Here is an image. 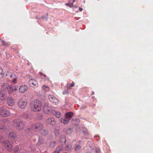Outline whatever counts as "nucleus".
I'll return each instance as SVG.
<instances>
[{"label": "nucleus", "mask_w": 153, "mask_h": 153, "mask_svg": "<svg viewBox=\"0 0 153 153\" xmlns=\"http://www.w3.org/2000/svg\"><path fill=\"white\" fill-rule=\"evenodd\" d=\"M24 117L25 119H28L29 118L27 114H25L24 116Z\"/></svg>", "instance_id": "36"}, {"label": "nucleus", "mask_w": 153, "mask_h": 153, "mask_svg": "<svg viewBox=\"0 0 153 153\" xmlns=\"http://www.w3.org/2000/svg\"><path fill=\"white\" fill-rule=\"evenodd\" d=\"M4 144L7 150L10 152L12 151V145L10 143V141L9 140L4 141Z\"/></svg>", "instance_id": "6"}, {"label": "nucleus", "mask_w": 153, "mask_h": 153, "mask_svg": "<svg viewBox=\"0 0 153 153\" xmlns=\"http://www.w3.org/2000/svg\"><path fill=\"white\" fill-rule=\"evenodd\" d=\"M46 122L48 123L51 125H53L55 123V120L53 118H48Z\"/></svg>", "instance_id": "17"}, {"label": "nucleus", "mask_w": 153, "mask_h": 153, "mask_svg": "<svg viewBox=\"0 0 153 153\" xmlns=\"http://www.w3.org/2000/svg\"><path fill=\"white\" fill-rule=\"evenodd\" d=\"M9 77L13 79L12 82L15 83L17 82V79H18V77L15 74H11L10 75Z\"/></svg>", "instance_id": "13"}, {"label": "nucleus", "mask_w": 153, "mask_h": 153, "mask_svg": "<svg viewBox=\"0 0 153 153\" xmlns=\"http://www.w3.org/2000/svg\"><path fill=\"white\" fill-rule=\"evenodd\" d=\"M2 44H3V45H5V42L4 40H2Z\"/></svg>", "instance_id": "41"}, {"label": "nucleus", "mask_w": 153, "mask_h": 153, "mask_svg": "<svg viewBox=\"0 0 153 153\" xmlns=\"http://www.w3.org/2000/svg\"><path fill=\"white\" fill-rule=\"evenodd\" d=\"M95 94V93L94 91H93L91 93V95H94Z\"/></svg>", "instance_id": "44"}, {"label": "nucleus", "mask_w": 153, "mask_h": 153, "mask_svg": "<svg viewBox=\"0 0 153 153\" xmlns=\"http://www.w3.org/2000/svg\"><path fill=\"white\" fill-rule=\"evenodd\" d=\"M9 137L12 139H16L18 137V136L16 133L14 132H10L9 133Z\"/></svg>", "instance_id": "12"}, {"label": "nucleus", "mask_w": 153, "mask_h": 153, "mask_svg": "<svg viewBox=\"0 0 153 153\" xmlns=\"http://www.w3.org/2000/svg\"><path fill=\"white\" fill-rule=\"evenodd\" d=\"M6 127L1 124H0V133H3L4 132H6Z\"/></svg>", "instance_id": "19"}, {"label": "nucleus", "mask_w": 153, "mask_h": 153, "mask_svg": "<svg viewBox=\"0 0 153 153\" xmlns=\"http://www.w3.org/2000/svg\"><path fill=\"white\" fill-rule=\"evenodd\" d=\"M43 139L41 137H39V141L37 143V144L38 145H40L42 144L43 142Z\"/></svg>", "instance_id": "31"}, {"label": "nucleus", "mask_w": 153, "mask_h": 153, "mask_svg": "<svg viewBox=\"0 0 153 153\" xmlns=\"http://www.w3.org/2000/svg\"><path fill=\"white\" fill-rule=\"evenodd\" d=\"M0 153H1V152H0Z\"/></svg>", "instance_id": "53"}, {"label": "nucleus", "mask_w": 153, "mask_h": 153, "mask_svg": "<svg viewBox=\"0 0 153 153\" xmlns=\"http://www.w3.org/2000/svg\"><path fill=\"white\" fill-rule=\"evenodd\" d=\"M9 86L8 83H4V84H3V89L6 90L7 89L8 90L9 88Z\"/></svg>", "instance_id": "22"}, {"label": "nucleus", "mask_w": 153, "mask_h": 153, "mask_svg": "<svg viewBox=\"0 0 153 153\" xmlns=\"http://www.w3.org/2000/svg\"><path fill=\"white\" fill-rule=\"evenodd\" d=\"M1 40V38H0V40Z\"/></svg>", "instance_id": "52"}, {"label": "nucleus", "mask_w": 153, "mask_h": 153, "mask_svg": "<svg viewBox=\"0 0 153 153\" xmlns=\"http://www.w3.org/2000/svg\"><path fill=\"white\" fill-rule=\"evenodd\" d=\"M18 87L17 86H12V85H10L8 89V92L10 94H12L15 93V91H17Z\"/></svg>", "instance_id": "8"}, {"label": "nucleus", "mask_w": 153, "mask_h": 153, "mask_svg": "<svg viewBox=\"0 0 153 153\" xmlns=\"http://www.w3.org/2000/svg\"><path fill=\"white\" fill-rule=\"evenodd\" d=\"M48 97L50 101L52 102V103L56 105L58 104L59 103V101L58 99H56L53 96L51 95V94H50Z\"/></svg>", "instance_id": "7"}, {"label": "nucleus", "mask_w": 153, "mask_h": 153, "mask_svg": "<svg viewBox=\"0 0 153 153\" xmlns=\"http://www.w3.org/2000/svg\"><path fill=\"white\" fill-rule=\"evenodd\" d=\"M18 106L21 108H24L26 107L27 102L26 100L24 99H20L18 100Z\"/></svg>", "instance_id": "5"}, {"label": "nucleus", "mask_w": 153, "mask_h": 153, "mask_svg": "<svg viewBox=\"0 0 153 153\" xmlns=\"http://www.w3.org/2000/svg\"><path fill=\"white\" fill-rule=\"evenodd\" d=\"M76 0H73V2H74Z\"/></svg>", "instance_id": "47"}, {"label": "nucleus", "mask_w": 153, "mask_h": 153, "mask_svg": "<svg viewBox=\"0 0 153 153\" xmlns=\"http://www.w3.org/2000/svg\"><path fill=\"white\" fill-rule=\"evenodd\" d=\"M7 101L9 105L12 106L14 105L15 103V101L13 98L12 97H9L7 99Z\"/></svg>", "instance_id": "11"}, {"label": "nucleus", "mask_w": 153, "mask_h": 153, "mask_svg": "<svg viewBox=\"0 0 153 153\" xmlns=\"http://www.w3.org/2000/svg\"><path fill=\"white\" fill-rule=\"evenodd\" d=\"M3 74V71L2 68L0 67V75H1Z\"/></svg>", "instance_id": "35"}, {"label": "nucleus", "mask_w": 153, "mask_h": 153, "mask_svg": "<svg viewBox=\"0 0 153 153\" xmlns=\"http://www.w3.org/2000/svg\"><path fill=\"white\" fill-rule=\"evenodd\" d=\"M60 121L62 123H64V124H67L69 123L68 120L67 119L65 118H65H61Z\"/></svg>", "instance_id": "20"}, {"label": "nucleus", "mask_w": 153, "mask_h": 153, "mask_svg": "<svg viewBox=\"0 0 153 153\" xmlns=\"http://www.w3.org/2000/svg\"><path fill=\"white\" fill-rule=\"evenodd\" d=\"M72 132V130L70 128H68V129H67L66 131V133L70 134Z\"/></svg>", "instance_id": "34"}, {"label": "nucleus", "mask_w": 153, "mask_h": 153, "mask_svg": "<svg viewBox=\"0 0 153 153\" xmlns=\"http://www.w3.org/2000/svg\"><path fill=\"white\" fill-rule=\"evenodd\" d=\"M40 74L41 75H43V76L45 77H46V74H43V73H42V72L40 73Z\"/></svg>", "instance_id": "38"}, {"label": "nucleus", "mask_w": 153, "mask_h": 153, "mask_svg": "<svg viewBox=\"0 0 153 153\" xmlns=\"http://www.w3.org/2000/svg\"><path fill=\"white\" fill-rule=\"evenodd\" d=\"M96 151L97 153H100V151L99 149H96Z\"/></svg>", "instance_id": "39"}, {"label": "nucleus", "mask_w": 153, "mask_h": 153, "mask_svg": "<svg viewBox=\"0 0 153 153\" xmlns=\"http://www.w3.org/2000/svg\"><path fill=\"white\" fill-rule=\"evenodd\" d=\"M57 151H58V153H59L61 150H62V146H58L56 148Z\"/></svg>", "instance_id": "33"}, {"label": "nucleus", "mask_w": 153, "mask_h": 153, "mask_svg": "<svg viewBox=\"0 0 153 153\" xmlns=\"http://www.w3.org/2000/svg\"><path fill=\"white\" fill-rule=\"evenodd\" d=\"M51 113L52 114L55 115L56 117L58 118H59V117H61L62 115V114L60 112L56 111H55L54 110L51 111Z\"/></svg>", "instance_id": "16"}, {"label": "nucleus", "mask_w": 153, "mask_h": 153, "mask_svg": "<svg viewBox=\"0 0 153 153\" xmlns=\"http://www.w3.org/2000/svg\"><path fill=\"white\" fill-rule=\"evenodd\" d=\"M28 129L29 130H30V128H28Z\"/></svg>", "instance_id": "50"}, {"label": "nucleus", "mask_w": 153, "mask_h": 153, "mask_svg": "<svg viewBox=\"0 0 153 153\" xmlns=\"http://www.w3.org/2000/svg\"><path fill=\"white\" fill-rule=\"evenodd\" d=\"M13 127L19 131H21L24 128V122L20 119H16L13 120Z\"/></svg>", "instance_id": "2"}, {"label": "nucleus", "mask_w": 153, "mask_h": 153, "mask_svg": "<svg viewBox=\"0 0 153 153\" xmlns=\"http://www.w3.org/2000/svg\"><path fill=\"white\" fill-rule=\"evenodd\" d=\"M52 106L49 103H45L43 106V111L46 114L51 113Z\"/></svg>", "instance_id": "4"}, {"label": "nucleus", "mask_w": 153, "mask_h": 153, "mask_svg": "<svg viewBox=\"0 0 153 153\" xmlns=\"http://www.w3.org/2000/svg\"><path fill=\"white\" fill-rule=\"evenodd\" d=\"M60 129L58 128H55V131H54V133L56 137L59 136V132H60Z\"/></svg>", "instance_id": "25"}, {"label": "nucleus", "mask_w": 153, "mask_h": 153, "mask_svg": "<svg viewBox=\"0 0 153 153\" xmlns=\"http://www.w3.org/2000/svg\"><path fill=\"white\" fill-rule=\"evenodd\" d=\"M19 147L18 146L14 147L13 151L14 153H18L19 152Z\"/></svg>", "instance_id": "27"}, {"label": "nucleus", "mask_w": 153, "mask_h": 153, "mask_svg": "<svg viewBox=\"0 0 153 153\" xmlns=\"http://www.w3.org/2000/svg\"><path fill=\"white\" fill-rule=\"evenodd\" d=\"M29 83L32 87H37L38 84V82L34 79H31L29 80Z\"/></svg>", "instance_id": "9"}, {"label": "nucleus", "mask_w": 153, "mask_h": 153, "mask_svg": "<svg viewBox=\"0 0 153 153\" xmlns=\"http://www.w3.org/2000/svg\"><path fill=\"white\" fill-rule=\"evenodd\" d=\"M66 5L67 6H70V3H67Z\"/></svg>", "instance_id": "45"}, {"label": "nucleus", "mask_w": 153, "mask_h": 153, "mask_svg": "<svg viewBox=\"0 0 153 153\" xmlns=\"http://www.w3.org/2000/svg\"><path fill=\"white\" fill-rule=\"evenodd\" d=\"M75 121L77 123H75V125L78 124L79 123V119H75Z\"/></svg>", "instance_id": "37"}, {"label": "nucleus", "mask_w": 153, "mask_h": 153, "mask_svg": "<svg viewBox=\"0 0 153 153\" xmlns=\"http://www.w3.org/2000/svg\"><path fill=\"white\" fill-rule=\"evenodd\" d=\"M63 153H67V152H64Z\"/></svg>", "instance_id": "51"}, {"label": "nucleus", "mask_w": 153, "mask_h": 153, "mask_svg": "<svg viewBox=\"0 0 153 153\" xmlns=\"http://www.w3.org/2000/svg\"><path fill=\"white\" fill-rule=\"evenodd\" d=\"M72 147L71 144L68 143L65 146V149L67 151H70V150L71 149Z\"/></svg>", "instance_id": "21"}, {"label": "nucleus", "mask_w": 153, "mask_h": 153, "mask_svg": "<svg viewBox=\"0 0 153 153\" xmlns=\"http://www.w3.org/2000/svg\"><path fill=\"white\" fill-rule=\"evenodd\" d=\"M85 153H91L90 152H86Z\"/></svg>", "instance_id": "49"}, {"label": "nucleus", "mask_w": 153, "mask_h": 153, "mask_svg": "<svg viewBox=\"0 0 153 153\" xmlns=\"http://www.w3.org/2000/svg\"><path fill=\"white\" fill-rule=\"evenodd\" d=\"M28 89L27 85H21L19 89V91L21 93H24L26 92Z\"/></svg>", "instance_id": "10"}, {"label": "nucleus", "mask_w": 153, "mask_h": 153, "mask_svg": "<svg viewBox=\"0 0 153 153\" xmlns=\"http://www.w3.org/2000/svg\"><path fill=\"white\" fill-rule=\"evenodd\" d=\"M79 10L80 11H82V8H79Z\"/></svg>", "instance_id": "42"}, {"label": "nucleus", "mask_w": 153, "mask_h": 153, "mask_svg": "<svg viewBox=\"0 0 153 153\" xmlns=\"http://www.w3.org/2000/svg\"><path fill=\"white\" fill-rule=\"evenodd\" d=\"M54 153H59L58 151H57V150L56 149V150L55 151Z\"/></svg>", "instance_id": "43"}, {"label": "nucleus", "mask_w": 153, "mask_h": 153, "mask_svg": "<svg viewBox=\"0 0 153 153\" xmlns=\"http://www.w3.org/2000/svg\"><path fill=\"white\" fill-rule=\"evenodd\" d=\"M97 136H94V137H97Z\"/></svg>", "instance_id": "48"}, {"label": "nucleus", "mask_w": 153, "mask_h": 153, "mask_svg": "<svg viewBox=\"0 0 153 153\" xmlns=\"http://www.w3.org/2000/svg\"><path fill=\"white\" fill-rule=\"evenodd\" d=\"M82 148V146L79 144H76V145L74 149L75 151H78Z\"/></svg>", "instance_id": "23"}, {"label": "nucleus", "mask_w": 153, "mask_h": 153, "mask_svg": "<svg viewBox=\"0 0 153 153\" xmlns=\"http://www.w3.org/2000/svg\"><path fill=\"white\" fill-rule=\"evenodd\" d=\"M73 115V113L72 112H69L68 113H66L65 115V118H67L68 120V122L69 120H70L71 118L72 117Z\"/></svg>", "instance_id": "14"}, {"label": "nucleus", "mask_w": 153, "mask_h": 153, "mask_svg": "<svg viewBox=\"0 0 153 153\" xmlns=\"http://www.w3.org/2000/svg\"><path fill=\"white\" fill-rule=\"evenodd\" d=\"M42 88L45 91H48L49 90V87L46 86V85H43L42 86Z\"/></svg>", "instance_id": "29"}, {"label": "nucleus", "mask_w": 153, "mask_h": 153, "mask_svg": "<svg viewBox=\"0 0 153 153\" xmlns=\"http://www.w3.org/2000/svg\"><path fill=\"white\" fill-rule=\"evenodd\" d=\"M41 133L42 135L45 136L48 134V131L46 130H42L41 131Z\"/></svg>", "instance_id": "24"}, {"label": "nucleus", "mask_w": 153, "mask_h": 153, "mask_svg": "<svg viewBox=\"0 0 153 153\" xmlns=\"http://www.w3.org/2000/svg\"><path fill=\"white\" fill-rule=\"evenodd\" d=\"M74 82H72V83L71 84H69V86L67 87L68 89H70L71 87H74Z\"/></svg>", "instance_id": "32"}, {"label": "nucleus", "mask_w": 153, "mask_h": 153, "mask_svg": "<svg viewBox=\"0 0 153 153\" xmlns=\"http://www.w3.org/2000/svg\"><path fill=\"white\" fill-rule=\"evenodd\" d=\"M28 152H27V151H26V150H25L23 152L21 153H28Z\"/></svg>", "instance_id": "40"}, {"label": "nucleus", "mask_w": 153, "mask_h": 153, "mask_svg": "<svg viewBox=\"0 0 153 153\" xmlns=\"http://www.w3.org/2000/svg\"><path fill=\"white\" fill-rule=\"evenodd\" d=\"M42 104L40 101L35 100L32 101L30 103V108L34 112H38L41 110Z\"/></svg>", "instance_id": "1"}, {"label": "nucleus", "mask_w": 153, "mask_h": 153, "mask_svg": "<svg viewBox=\"0 0 153 153\" xmlns=\"http://www.w3.org/2000/svg\"><path fill=\"white\" fill-rule=\"evenodd\" d=\"M37 130H42L43 127V124L41 123H37Z\"/></svg>", "instance_id": "28"}, {"label": "nucleus", "mask_w": 153, "mask_h": 153, "mask_svg": "<svg viewBox=\"0 0 153 153\" xmlns=\"http://www.w3.org/2000/svg\"><path fill=\"white\" fill-rule=\"evenodd\" d=\"M0 114L3 117H7L10 115V112L6 107H0Z\"/></svg>", "instance_id": "3"}, {"label": "nucleus", "mask_w": 153, "mask_h": 153, "mask_svg": "<svg viewBox=\"0 0 153 153\" xmlns=\"http://www.w3.org/2000/svg\"><path fill=\"white\" fill-rule=\"evenodd\" d=\"M81 140H79V143H81Z\"/></svg>", "instance_id": "46"}, {"label": "nucleus", "mask_w": 153, "mask_h": 153, "mask_svg": "<svg viewBox=\"0 0 153 153\" xmlns=\"http://www.w3.org/2000/svg\"><path fill=\"white\" fill-rule=\"evenodd\" d=\"M32 128L33 129H34L35 130H37V123H36V124H34L32 125Z\"/></svg>", "instance_id": "30"}, {"label": "nucleus", "mask_w": 153, "mask_h": 153, "mask_svg": "<svg viewBox=\"0 0 153 153\" xmlns=\"http://www.w3.org/2000/svg\"><path fill=\"white\" fill-rule=\"evenodd\" d=\"M60 140L62 143H65L66 139L65 136L64 134L61 135L60 137Z\"/></svg>", "instance_id": "18"}, {"label": "nucleus", "mask_w": 153, "mask_h": 153, "mask_svg": "<svg viewBox=\"0 0 153 153\" xmlns=\"http://www.w3.org/2000/svg\"><path fill=\"white\" fill-rule=\"evenodd\" d=\"M56 142H55V141H52L50 143L49 146L50 147H53L55 146V145H56Z\"/></svg>", "instance_id": "26"}, {"label": "nucleus", "mask_w": 153, "mask_h": 153, "mask_svg": "<svg viewBox=\"0 0 153 153\" xmlns=\"http://www.w3.org/2000/svg\"><path fill=\"white\" fill-rule=\"evenodd\" d=\"M7 97V95L4 91H1L0 92V100H4L6 99Z\"/></svg>", "instance_id": "15"}]
</instances>
